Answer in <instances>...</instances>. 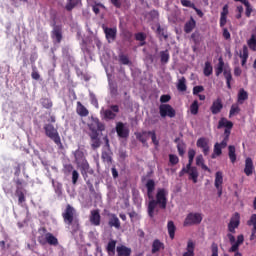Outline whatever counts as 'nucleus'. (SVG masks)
Here are the masks:
<instances>
[{
	"mask_svg": "<svg viewBox=\"0 0 256 256\" xmlns=\"http://www.w3.org/2000/svg\"><path fill=\"white\" fill-rule=\"evenodd\" d=\"M145 187L147 189V197L150 199L148 202V216L150 219H153V217H155V209H157V205H159L160 209H167L168 192L165 188L158 189L156 200H154L153 193L155 191V180L148 179Z\"/></svg>",
	"mask_w": 256,
	"mask_h": 256,
	"instance_id": "obj_1",
	"label": "nucleus"
},
{
	"mask_svg": "<svg viewBox=\"0 0 256 256\" xmlns=\"http://www.w3.org/2000/svg\"><path fill=\"white\" fill-rule=\"evenodd\" d=\"M62 218L66 225L72 227L73 233L79 231V219H77V210L71 204H67L62 212Z\"/></svg>",
	"mask_w": 256,
	"mask_h": 256,
	"instance_id": "obj_2",
	"label": "nucleus"
},
{
	"mask_svg": "<svg viewBox=\"0 0 256 256\" xmlns=\"http://www.w3.org/2000/svg\"><path fill=\"white\" fill-rule=\"evenodd\" d=\"M44 131L46 137H49V139L54 141L56 145H62L61 136H59V132H57V129H55V126H53V124H45Z\"/></svg>",
	"mask_w": 256,
	"mask_h": 256,
	"instance_id": "obj_3",
	"label": "nucleus"
},
{
	"mask_svg": "<svg viewBox=\"0 0 256 256\" xmlns=\"http://www.w3.org/2000/svg\"><path fill=\"white\" fill-rule=\"evenodd\" d=\"M203 221V214L201 213H189L184 220V227H191L193 225H200Z\"/></svg>",
	"mask_w": 256,
	"mask_h": 256,
	"instance_id": "obj_4",
	"label": "nucleus"
},
{
	"mask_svg": "<svg viewBox=\"0 0 256 256\" xmlns=\"http://www.w3.org/2000/svg\"><path fill=\"white\" fill-rule=\"evenodd\" d=\"M159 113L162 119H165V117H170V119H173V117L177 115V112L170 104H161L159 106Z\"/></svg>",
	"mask_w": 256,
	"mask_h": 256,
	"instance_id": "obj_5",
	"label": "nucleus"
},
{
	"mask_svg": "<svg viewBox=\"0 0 256 256\" xmlns=\"http://www.w3.org/2000/svg\"><path fill=\"white\" fill-rule=\"evenodd\" d=\"M14 183L16 185L15 195L18 197V203H25V193L23 192V185H25V181L17 178L14 180Z\"/></svg>",
	"mask_w": 256,
	"mask_h": 256,
	"instance_id": "obj_6",
	"label": "nucleus"
},
{
	"mask_svg": "<svg viewBox=\"0 0 256 256\" xmlns=\"http://www.w3.org/2000/svg\"><path fill=\"white\" fill-rule=\"evenodd\" d=\"M106 142V150H102L101 159L103 163H107V165H111L113 163V152H111V148L109 145V138L105 137Z\"/></svg>",
	"mask_w": 256,
	"mask_h": 256,
	"instance_id": "obj_7",
	"label": "nucleus"
},
{
	"mask_svg": "<svg viewBox=\"0 0 256 256\" xmlns=\"http://www.w3.org/2000/svg\"><path fill=\"white\" fill-rule=\"evenodd\" d=\"M90 133H102L105 131V124L99 121V118H92L91 122L88 124Z\"/></svg>",
	"mask_w": 256,
	"mask_h": 256,
	"instance_id": "obj_8",
	"label": "nucleus"
},
{
	"mask_svg": "<svg viewBox=\"0 0 256 256\" xmlns=\"http://www.w3.org/2000/svg\"><path fill=\"white\" fill-rule=\"evenodd\" d=\"M196 146L198 147V149L202 150V153L205 157H207V155H209V153L211 152L209 139H207L206 137H200L196 142Z\"/></svg>",
	"mask_w": 256,
	"mask_h": 256,
	"instance_id": "obj_9",
	"label": "nucleus"
},
{
	"mask_svg": "<svg viewBox=\"0 0 256 256\" xmlns=\"http://www.w3.org/2000/svg\"><path fill=\"white\" fill-rule=\"evenodd\" d=\"M241 225V215L239 212H235L230 218V222L228 224V231L230 233H235V230Z\"/></svg>",
	"mask_w": 256,
	"mask_h": 256,
	"instance_id": "obj_10",
	"label": "nucleus"
},
{
	"mask_svg": "<svg viewBox=\"0 0 256 256\" xmlns=\"http://www.w3.org/2000/svg\"><path fill=\"white\" fill-rule=\"evenodd\" d=\"M223 73L225 79H226V84L229 89H231V81H233V75L231 74V70H224L223 71V65H219L216 68V77H219Z\"/></svg>",
	"mask_w": 256,
	"mask_h": 256,
	"instance_id": "obj_11",
	"label": "nucleus"
},
{
	"mask_svg": "<svg viewBox=\"0 0 256 256\" xmlns=\"http://www.w3.org/2000/svg\"><path fill=\"white\" fill-rule=\"evenodd\" d=\"M45 240L41 239V237L38 238L40 245H45L46 243H48V245H53L54 247L59 245V240L51 232L45 234Z\"/></svg>",
	"mask_w": 256,
	"mask_h": 256,
	"instance_id": "obj_12",
	"label": "nucleus"
},
{
	"mask_svg": "<svg viewBox=\"0 0 256 256\" xmlns=\"http://www.w3.org/2000/svg\"><path fill=\"white\" fill-rule=\"evenodd\" d=\"M117 113H119V105H111L110 109L104 110V119L113 121L117 118Z\"/></svg>",
	"mask_w": 256,
	"mask_h": 256,
	"instance_id": "obj_13",
	"label": "nucleus"
},
{
	"mask_svg": "<svg viewBox=\"0 0 256 256\" xmlns=\"http://www.w3.org/2000/svg\"><path fill=\"white\" fill-rule=\"evenodd\" d=\"M103 31L108 43H113V41L117 39V27L109 28V27L103 26Z\"/></svg>",
	"mask_w": 256,
	"mask_h": 256,
	"instance_id": "obj_14",
	"label": "nucleus"
},
{
	"mask_svg": "<svg viewBox=\"0 0 256 256\" xmlns=\"http://www.w3.org/2000/svg\"><path fill=\"white\" fill-rule=\"evenodd\" d=\"M89 221L94 227H99V225H101V214L99 213V209L91 210Z\"/></svg>",
	"mask_w": 256,
	"mask_h": 256,
	"instance_id": "obj_15",
	"label": "nucleus"
},
{
	"mask_svg": "<svg viewBox=\"0 0 256 256\" xmlns=\"http://www.w3.org/2000/svg\"><path fill=\"white\" fill-rule=\"evenodd\" d=\"M116 133L121 139H127V137H129V129L125 127L123 122H118L116 124Z\"/></svg>",
	"mask_w": 256,
	"mask_h": 256,
	"instance_id": "obj_16",
	"label": "nucleus"
},
{
	"mask_svg": "<svg viewBox=\"0 0 256 256\" xmlns=\"http://www.w3.org/2000/svg\"><path fill=\"white\" fill-rule=\"evenodd\" d=\"M223 110V100L221 98H217L216 100L213 101L210 111L212 115H219L221 111Z\"/></svg>",
	"mask_w": 256,
	"mask_h": 256,
	"instance_id": "obj_17",
	"label": "nucleus"
},
{
	"mask_svg": "<svg viewBox=\"0 0 256 256\" xmlns=\"http://www.w3.org/2000/svg\"><path fill=\"white\" fill-rule=\"evenodd\" d=\"M89 137L91 139V148L93 150L99 149L101 147V139L99 138V133H90Z\"/></svg>",
	"mask_w": 256,
	"mask_h": 256,
	"instance_id": "obj_18",
	"label": "nucleus"
},
{
	"mask_svg": "<svg viewBox=\"0 0 256 256\" xmlns=\"http://www.w3.org/2000/svg\"><path fill=\"white\" fill-rule=\"evenodd\" d=\"M52 39H56L57 43H61V41H63V29L61 26H54L52 30Z\"/></svg>",
	"mask_w": 256,
	"mask_h": 256,
	"instance_id": "obj_19",
	"label": "nucleus"
},
{
	"mask_svg": "<svg viewBox=\"0 0 256 256\" xmlns=\"http://www.w3.org/2000/svg\"><path fill=\"white\" fill-rule=\"evenodd\" d=\"M255 171V166H253V160L251 158H246L244 173L247 177H251Z\"/></svg>",
	"mask_w": 256,
	"mask_h": 256,
	"instance_id": "obj_20",
	"label": "nucleus"
},
{
	"mask_svg": "<svg viewBox=\"0 0 256 256\" xmlns=\"http://www.w3.org/2000/svg\"><path fill=\"white\" fill-rule=\"evenodd\" d=\"M229 15V5H224L220 14V27L223 28L227 25V16Z\"/></svg>",
	"mask_w": 256,
	"mask_h": 256,
	"instance_id": "obj_21",
	"label": "nucleus"
},
{
	"mask_svg": "<svg viewBox=\"0 0 256 256\" xmlns=\"http://www.w3.org/2000/svg\"><path fill=\"white\" fill-rule=\"evenodd\" d=\"M244 241L245 237L243 236V234L238 235L237 241L234 244H232V246L229 249V253H237V251H239V246L243 245Z\"/></svg>",
	"mask_w": 256,
	"mask_h": 256,
	"instance_id": "obj_22",
	"label": "nucleus"
},
{
	"mask_svg": "<svg viewBox=\"0 0 256 256\" xmlns=\"http://www.w3.org/2000/svg\"><path fill=\"white\" fill-rule=\"evenodd\" d=\"M109 221L108 225L109 227H115V229H121V221H119V218L116 214H109Z\"/></svg>",
	"mask_w": 256,
	"mask_h": 256,
	"instance_id": "obj_23",
	"label": "nucleus"
},
{
	"mask_svg": "<svg viewBox=\"0 0 256 256\" xmlns=\"http://www.w3.org/2000/svg\"><path fill=\"white\" fill-rule=\"evenodd\" d=\"M165 249V244L161 242L159 239H155L152 243L151 253L155 255V253H159V251Z\"/></svg>",
	"mask_w": 256,
	"mask_h": 256,
	"instance_id": "obj_24",
	"label": "nucleus"
},
{
	"mask_svg": "<svg viewBox=\"0 0 256 256\" xmlns=\"http://www.w3.org/2000/svg\"><path fill=\"white\" fill-rule=\"evenodd\" d=\"M182 256H195V242L193 240H188L186 252Z\"/></svg>",
	"mask_w": 256,
	"mask_h": 256,
	"instance_id": "obj_25",
	"label": "nucleus"
},
{
	"mask_svg": "<svg viewBox=\"0 0 256 256\" xmlns=\"http://www.w3.org/2000/svg\"><path fill=\"white\" fill-rule=\"evenodd\" d=\"M74 159L76 165H78L79 163H83V161H87V159L85 158V153L81 149H77L76 151H74Z\"/></svg>",
	"mask_w": 256,
	"mask_h": 256,
	"instance_id": "obj_26",
	"label": "nucleus"
},
{
	"mask_svg": "<svg viewBox=\"0 0 256 256\" xmlns=\"http://www.w3.org/2000/svg\"><path fill=\"white\" fill-rule=\"evenodd\" d=\"M223 127H225V129H233V122L227 120V118H221L218 122V129H223Z\"/></svg>",
	"mask_w": 256,
	"mask_h": 256,
	"instance_id": "obj_27",
	"label": "nucleus"
},
{
	"mask_svg": "<svg viewBox=\"0 0 256 256\" xmlns=\"http://www.w3.org/2000/svg\"><path fill=\"white\" fill-rule=\"evenodd\" d=\"M196 165L198 167H201L203 171H208L209 173H211V169H209V167L205 165V159L203 158V155L200 154L196 157Z\"/></svg>",
	"mask_w": 256,
	"mask_h": 256,
	"instance_id": "obj_28",
	"label": "nucleus"
},
{
	"mask_svg": "<svg viewBox=\"0 0 256 256\" xmlns=\"http://www.w3.org/2000/svg\"><path fill=\"white\" fill-rule=\"evenodd\" d=\"M248 99H249V93H247L245 89L241 88L238 92V103L240 105H243V103H245V101H247Z\"/></svg>",
	"mask_w": 256,
	"mask_h": 256,
	"instance_id": "obj_29",
	"label": "nucleus"
},
{
	"mask_svg": "<svg viewBox=\"0 0 256 256\" xmlns=\"http://www.w3.org/2000/svg\"><path fill=\"white\" fill-rule=\"evenodd\" d=\"M196 25H197V22L195 21V19H193V17H191L190 20L185 23L184 31L186 33H191V31L195 29Z\"/></svg>",
	"mask_w": 256,
	"mask_h": 256,
	"instance_id": "obj_30",
	"label": "nucleus"
},
{
	"mask_svg": "<svg viewBox=\"0 0 256 256\" xmlns=\"http://www.w3.org/2000/svg\"><path fill=\"white\" fill-rule=\"evenodd\" d=\"M189 175V179L193 181V183H197V179H199V172L197 171V167L193 166L187 172Z\"/></svg>",
	"mask_w": 256,
	"mask_h": 256,
	"instance_id": "obj_31",
	"label": "nucleus"
},
{
	"mask_svg": "<svg viewBox=\"0 0 256 256\" xmlns=\"http://www.w3.org/2000/svg\"><path fill=\"white\" fill-rule=\"evenodd\" d=\"M116 251L118 256H131V248H128L127 246H118Z\"/></svg>",
	"mask_w": 256,
	"mask_h": 256,
	"instance_id": "obj_32",
	"label": "nucleus"
},
{
	"mask_svg": "<svg viewBox=\"0 0 256 256\" xmlns=\"http://www.w3.org/2000/svg\"><path fill=\"white\" fill-rule=\"evenodd\" d=\"M76 112L78 115H80V117H87V115H89V110H87V108L82 105L81 102H77Z\"/></svg>",
	"mask_w": 256,
	"mask_h": 256,
	"instance_id": "obj_33",
	"label": "nucleus"
},
{
	"mask_svg": "<svg viewBox=\"0 0 256 256\" xmlns=\"http://www.w3.org/2000/svg\"><path fill=\"white\" fill-rule=\"evenodd\" d=\"M116 247H117V240L111 239L106 246V251L108 255H114Z\"/></svg>",
	"mask_w": 256,
	"mask_h": 256,
	"instance_id": "obj_34",
	"label": "nucleus"
},
{
	"mask_svg": "<svg viewBox=\"0 0 256 256\" xmlns=\"http://www.w3.org/2000/svg\"><path fill=\"white\" fill-rule=\"evenodd\" d=\"M167 229L170 239H175V231H177V227L175 226V223L173 221H168Z\"/></svg>",
	"mask_w": 256,
	"mask_h": 256,
	"instance_id": "obj_35",
	"label": "nucleus"
},
{
	"mask_svg": "<svg viewBox=\"0 0 256 256\" xmlns=\"http://www.w3.org/2000/svg\"><path fill=\"white\" fill-rule=\"evenodd\" d=\"M240 58L242 59L241 65H245V63H247V59H249V49L246 45L243 46L242 52H240Z\"/></svg>",
	"mask_w": 256,
	"mask_h": 256,
	"instance_id": "obj_36",
	"label": "nucleus"
},
{
	"mask_svg": "<svg viewBox=\"0 0 256 256\" xmlns=\"http://www.w3.org/2000/svg\"><path fill=\"white\" fill-rule=\"evenodd\" d=\"M235 151H236L235 146L230 145L228 147V157L231 163H235V161H237V154L235 153Z\"/></svg>",
	"mask_w": 256,
	"mask_h": 256,
	"instance_id": "obj_37",
	"label": "nucleus"
},
{
	"mask_svg": "<svg viewBox=\"0 0 256 256\" xmlns=\"http://www.w3.org/2000/svg\"><path fill=\"white\" fill-rule=\"evenodd\" d=\"M214 185L215 187H223V172H216Z\"/></svg>",
	"mask_w": 256,
	"mask_h": 256,
	"instance_id": "obj_38",
	"label": "nucleus"
},
{
	"mask_svg": "<svg viewBox=\"0 0 256 256\" xmlns=\"http://www.w3.org/2000/svg\"><path fill=\"white\" fill-rule=\"evenodd\" d=\"M223 148L219 145V142H216L214 145V153L212 154V159H216L217 157L221 156L223 153Z\"/></svg>",
	"mask_w": 256,
	"mask_h": 256,
	"instance_id": "obj_39",
	"label": "nucleus"
},
{
	"mask_svg": "<svg viewBox=\"0 0 256 256\" xmlns=\"http://www.w3.org/2000/svg\"><path fill=\"white\" fill-rule=\"evenodd\" d=\"M169 50H164L160 52V61L163 65H165L166 63H169Z\"/></svg>",
	"mask_w": 256,
	"mask_h": 256,
	"instance_id": "obj_40",
	"label": "nucleus"
},
{
	"mask_svg": "<svg viewBox=\"0 0 256 256\" xmlns=\"http://www.w3.org/2000/svg\"><path fill=\"white\" fill-rule=\"evenodd\" d=\"M109 89L111 97H117L119 95V90L117 88V84L109 81Z\"/></svg>",
	"mask_w": 256,
	"mask_h": 256,
	"instance_id": "obj_41",
	"label": "nucleus"
},
{
	"mask_svg": "<svg viewBox=\"0 0 256 256\" xmlns=\"http://www.w3.org/2000/svg\"><path fill=\"white\" fill-rule=\"evenodd\" d=\"M247 45L251 51H256V36L252 34L250 39L247 41Z\"/></svg>",
	"mask_w": 256,
	"mask_h": 256,
	"instance_id": "obj_42",
	"label": "nucleus"
},
{
	"mask_svg": "<svg viewBox=\"0 0 256 256\" xmlns=\"http://www.w3.org/2000/svg\"><path fill=\"white\" fill-rule=\"evenodd\" d=\"M147 135H149V132H147V131L138 133V134H136V139H138V141H140V143H143V145H145V143H147Z\"/></svg>",
	"mask_w": 256,
	"mask_h": 256,
	"instance_id": "obj_43",
	"label": "nucleus"
},
{
	"mask_svg": "<svg viewBox=\"0 0 256 256\" xmlns=\"http://www.w3.org/2000/svg\"><path fill=\"white\" fill-rule=\"evenodd\" d=\"M76 73L78 75V77H82V79H84V81H89V79H91V76H89V74L83 70H81L79 67H76Z\"/></svg>",
	"mask_w": 256,
	"mask_h": 256,
	"instance_id": "obj_44",
	"label": "nucleus"
},
{
	"mask_svg": "<svg viewBox=\"0 0 256 256\" xmlns=\"http://www.w3.org/2000/svg\"><path fill=\"white\" fill-rule=\"evenodd\" d=\"M135 39L136 41H140V45L143 47V45H145V39H147V35H145L143 32H139L135 34Z\"/></svg>",
	"mask_w": 256,
	"mask_h": 256,
	"instance_id": "obj_45",
	"label": "nucleus"
},
{
	"mask_svg": "<svg viewBox=\"0 0 256 256\" xmlns=\"http://www.w3.org/2000/svg\"><path fill=\"white\" fill-rule=\"evenodd\" d=\"M190 113L192 115H197L199 113V102L195 100L191 105H190Z\"/></svg>",
	"mask_w": 256,
	"mask_h": 256,
	"instance_id": "obj_46",
	"label": "nucleus"
},
{
	"mask_svg": "<svg viewBox=\"0 0 256 256\" xmlns=\"http://www.w3.org/2000/svg\"><path fill=\"white\" fill-rule=\"evenodd\" d=\"M77 165H78V167H80L81 173L89 172L90 166H89V162H87V160H84L83 162H80Z\"/></svg>",
	"mask_w": 256,
	"mask_h": 256,
	"instance_id": "obj_47",
	"label": "nucleus"
},
{
	"mask_svg": "<svg viewBox=\"0 0 256 256\" xmlns=\"http://www.w3.org/2000/svg\"><path fill=\"white\" fill-rule=\"evenodd\" d=\"M241 112V108H239V105L234 104L230 108L229 117H233V115H237Z\"/></svg>",
	"mask_w": 256,
	"mask_h": 256,
	"instance_id": "obj_48",
	"label": "nucleus"
},
{
	"mask_svg": "<svg viewBox=\"0 0 256 256\" xmlns=\"http://www.w3.org/2000/svg\"><path fill=\"white\" fill-rule=\"evenodd\" d=\"M178 91H187V85L185 84V77H182L177 85Z\"/></svg>",
	"mask_w": 256,
	"mask_h": 256,
	"instance_id": "obj_49",
	"label": "nucleus"
},
{
	"mask_svg": "<svg viewBox=\"0 0 256 256\" xmlns=\"http://www.w3.org/2000/svg\"><path fill=\"white\" fill-rule=\"evenodd\" d=\"M244 6L246 7L245 15L246 17H251V14L253 13V6H251V3L249 1L244 3Z\"/></svg>",
	"mask_w": 256,
	"mask_h": 256,
	"instance_id": "obj_50",
	"label": "nucleus"
},
{
	"mask_svg": "<svg viewBox=\"0 0 256 256\" xmlns=\"http://www.w3.org/2000/svg\"><path fill=\"white\" fill-rule=\"evenodd\" d=\"M41 105L44 109H51V107H53V102H51L49 98H44L41 101Z\"/></svg>",
	"mask_w": 256,
	"mask_h": 256,
	"instance_id": "obj_51",
	"label": "nucleus"
},
{
	"mask_svg": "<svg viewBox=\"0 0 256 256\" xmlns=\"http://www.w3.org/2000/svg\"><path fill=\"white\" fill-rule=\"evenodd\" d=\"M119 62L122 65H129L130 61H129V56L125 55V54H120L119 55Z\"/></svg>",
	"mask_w": 256,
	"mask_h": 256,
	"instance_id": "obj_52",
	"label": "nucleus"
},
{
	"mask_svg": "<svg viewBox=\"0 0 256 256\" xmlns=\"http://www.w3.org/2000/svg\"><path fill=\"white\" fill-rule=\"evenodd\" d=\"M211 251V256H219V246L217 245V243L213 242L211 244Z\"/></svg>",
	"mask_w": 256,
	"mask_h": 256,
	"instance_id": "obj_53",
	"label": "nucleus"
},
{
	"mask_svg": "<svg viewBox=\"0 0 256 256\" xmlns=\"http://www.w3.org/2000/svg\"><path fill=\"white\" fill-rule=\"evenodd\" d=\"M148 135H151L152 143L158 147L159 145V140H157V134L155 131H148Z\"/></svg>",
	"mask_w": 256,
	"mask_h": 256,
	"instance_id": "obj_54",
	"label": "nucleus"
},
{
	"mask_svg": "<svg viewBox=\"0 0 256 256\" xmlns=\"http://www.w3.org/2000/svg\"><path fill=\"white\" fill-rule=\"evenodd\" d=\"M169 163L170 165H177V163H179V157L174 154H169Z\"/></svg>",
	"mask_w": 256,
	"mask_h": 256,
	"instance_id": "obj_55",
	"label": "nucleus"
},
{
	"mask_svg": "<svg viewBox=\"0 0 256 256\" xmlns=\"http://www.w3.org/2000/svg\"><path fill=\"white\" fill-rule=\"evenodd\" d=\"M180 3L183 7H189L190 9H195V4L189 0H181Z\"/></svg>",
	"mask_w": 256,
	"mask_h": 256,
	"instance_id": "obj_56",
	"label": "nucleus"
},
{
	"mask_svg": "<svg viewBox=\"0 0 256 256\" xmlns=\"http://www.w3.org/2000/svg\"><path fill=\"white\" fill-rule=\"evenodd\" d=\"M99 7H101L102 9H105V5H103V4H101V3L95 4V5L92 7V10H93V12L95 13V15H99V13L101 12V10L99 9Z\"/></svg>",
	"mask_w": 256,
	"mask_h": 256,
	"instance_id": "obj_57",
	"label": "nucleus"
},
{
	"mask_svg": "<svg viewBox=\"0 0 256 256\" xmlns=\"http://www.w3.org/2000/svg\"><path fill=\"white\" fill-rule=\"evenodd\" d=\"M247 225H249V227H251V225L253 226V229H255L256 227V214H252L250 219L247 221Z\"/></svg>",
	"mask_w": 256,
	"mask_h": 256,
	"instance_id": "obj_58",
	"label": "nucleus"
},
{
	"mask_svg": "<svg viewBox=\"0 0 256 256\" xmlns=\"http://www.w3.org/2000/svg\"><path fill=\"white\" fill-rule=\"evenodd\" d=\"M77 7V2L68 1V3L65 6L66 11H73Z\"/></svg>",
	"mask_w": 256,
	"mask_h": 256,
	"instance_id": "obj_59",
	"label": "nucleus"
},
{
	"mask_svg": "<svg viewBox=\"0 0 256 256\" xmlns=\"http://www.w3.org/2000/svg\"><path fill=\"white\" fill-rule=\"evenodd\" d=\"M77 181H79V172L77 170L72 171V183L73 185H77Z\"/></svg>",
	"mask_w": 256,
	"mask_h": 256,
	"instance_id": "obj_60",
	"label": "nucleus"
},
{
	"mask_svg": "<svg viewBox=\"0 0 256 256\" xmlns=\"http://www.w3.org/2000/svg\"><path fill=\"white\" fill-rule=\"evenodd\" d=\"M157 33L158 35H161L162 37H164V39H168L169 37L167 33H165V29H163L160 24H158Z\"/></svg>",
	"mask_w": 256,
	"mask_h": 256,
	"instance_id": "obj_61",
	"label": "nucleus"
},
{
	"mask_svg": "<svg viewBox=\"0 0 256 256\" xmlns=\"http://www.w3.org/2000/svg\"><path fill=\"white\" fill-rule=\"evenodd\" d=\"M213 73V66H211V65H206L205 67H204V75L206 76V77H209V75H211Z\"/></svg>",
	"mask_w": 256,
	"mask_h": 256,
	"instance_id": "obj_62",
	"label": "nucleus"
},
{
	"mask_svg": "<svg viewBox=\"0 0 256 256\" xmlns=\"http://www.w3.org/2000/svg\"><path fill=\"white\" fill-rule=\"evenodd\" d=\"M203 91H205L203 86H195L193 88V95H199V93H203Z\"/></svg>",
	"mask_w": 256,
	"mask_h": 256,
	"instance_id": "obj_63",
	"label": "nucleus"
},
{
	"mask_svg": "<svg viewBox=\"0 0 256 256\" xmlns=\"http://www.w3.org/2000/svg\"><path fill=\"white\" fill-rule=\"evenodd\" d=\"M63 172L65 174L73 173V166L71 164L64 165Z\"/></svg>",
	"mask_w": 256,
	"mask_h": 256,
	"instance_id": "obj_64",
	"label": "nucleus"
}]
</instances>
